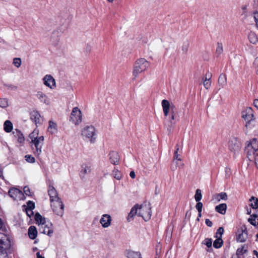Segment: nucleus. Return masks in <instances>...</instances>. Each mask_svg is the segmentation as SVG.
Listing matches in <instances>:
<instances>
[{
  "mask_svg": "<svg viewBox=\"0 0 258 258\" xmlns=\"http://www.w3.org/2000/svg\"><path fill=\"white\" fill-rule=\"evenodd\" d=\"M12 237L9 227L1 220V258H9L13 251Z\"/></svg>",
  "mask_w": 258,
  "mask_h": 258,
  "instance_id": "f257e3e1",
  "label": "nucleus"
},
{
  "mask_svg": "<svg viewBox=\"0 0 258 258\" xmlns=\"http://www.w3.org/2000/svg\"><path fill=\"white\" fill-rule=\"evenodd\" d=\"M48 194L50 197V201L51 203L55 201V204L58 206H60L61 208L59 209H54V210L57 212L58 215H62L63 214L64 205L61 199L58 197V194L55 188L51 184H49L48 188Z\"/></svg>",
  "mask_w": 258,
  "mask_h": 258,
  "instance_id": "f03ea898",
  "label": "nucleus"
},
{
  "mask_svg": "<svg viewBox=\"0 0 258 258\" xmlns=\"http://www.w3.org/2000/svg\"><path fill=\"white\" fill-rule=\"evenodd\" d=\"M150 66V62L144 58L136 60L134 64L133 71L134 79H136L142 72L146 71Z\"/></svg>",
  "mask_w": 258,
  "mask_h": 258,
  "instance_id": "7ed1b4c3",
  "label": "nucleus"
},
{
  "mask_svg": "<svg viewBox=\"0 0 258 258\" xmlns=\"http://www.w3.org/2000/svg\"><path fill=\"white\" fill-rule=\"evenodd\" d=\"M82 136L88 140L91 143H94L96 139L95 128L92 126H87L82 131Z\"/></svg>",
  "mask_w": 258,
  "mask_h": 258,
  "instance_id": "20e7f679",
  "label": "nucleus"
},
{
  "mask_svg": "<svg viewBox=\"0 0 258 258\" xmlns=\"http://www.w3.org/2000/svg\"><path fill=\"white\" fill-rule=\"evenodd\" d=\"M139 216L142 217L143 219L147 221L150 219L152 216L151 207L150 204L144 203L138 207Z\"/></svg>",
  "mask_w": 258,
  "mask_h": 258,
  "instance_id": "39448f33",
  "label": "nucleus"
},
{
  "mask_svg": "<svg viewBox=\"0 0 258 258\" xmlns=\"http://www.w3.org/2000/svg\"><path fill=\"white\" fill-rule=\"evenodd\" d=\"M44 137L43 136H39V138L32 140L30 143L32 148L33 150V153L35 156H39L42 152V148L44 144Z\"/></svg>",
  "mask_w": 258,
  "mask_h": 258,
  "instance_id": "423d86ee",
  "label": "nucleus"
},
{
  "mask_svg": "<svg viewBox=\"0 0 258 258\" xmlns=\"http://www.w3.org/2000/svg\"><path fill=\"white\" fill-rule=\"evenodd\" d=\"M70 121L75 124H79L82 121V114L80 110L74 107L70 115Z\"/></svg>",
  "mask_w": 258,
  "mask_h": 258,
  "instance_id": "0eeeda50",
  "label": "nucleus"
},
{
  "mask_svg": "<svg viewBox=\"0 0 258 258\" xmlns=\"http://www.w3.org/2000/svg\"><path fill=\"white\" fill-rule=\"evenodd\" d=\"M9 196L14 200L21 201L25 198L23 192L17 188H12L9 191Z\"/></svg>",
  "mask_w": 258,
  "mask_h": 258,
  "instance_id": "6e6552de",
  "label": "nucleus"
},
{
  "mask_svg": "<svg viewBox=\"0 0 258 258\" xmlns=\"http://www.w3.org/2000/svg\"><path fill=\"white\" fill-rule=\"evenodd\" d=\"M228 147L229 150L234 153L238 152L241 147L240 142L236 138H231L228 143Z\"/></svg>",
  "mask_w": 258,
  "mask_h": 258,
  "instance_id": "1a4fd4ad",
  "label": "nucleus"
},
{
  "mask_svg": "<svg viewBox=\"0 0 258 258\" xmlns=\"http://www.w3.org/2000/svg\"><path fill=\"white\" fill-rule=\"evenodd\" d=\"M247 157L249 161H253L254 157L258 152V148H256L253 146L248 144L245 149Z\"/></svg>",
  "mask_w": 258,
  "mask_h": 258,
  "instance_id": "9d476101",
  "label": "nucleus"
},
{
  "mask_svg": "<svg viewBox=\"0 0 258 258\" xmlns=\"http://www.w3.org/2000/svg\"><path fill=\"white\" fill-rule=\"evenodd\" d=\"M162 106L164 115L167 117L169 112L172 111V108L173 107V110L175 109V106L172 104H170L167 100L164 99L162 101Z\"/></svg>",
  "mask_w": 258,
  "mask_h": 258,
  "instance_id": "9b49d317",
  "label": "nucleus"
},
{
  "mask_svg": "<svg viewBox=\"0 0 258 258\" xmlns=\"http://www.w3.org/2000/svg\"><path fill=\"white\" fill-rule=\"evenodd\" d=\"M44 84L50 88L54 89L56 87L55 81L53 77L50 75H46L43 79Z\"/></svg>",
  "mask_w": 258,
  "mask_h": 258,
  "instance_id": "f8f14e48",
  "label": "nucleus"
},
{
  "mask_svg": "<svg viewBox=\"0 0 258 258\" xmlns=\"http://www.w3.org/2000/svg\"><path fill=\"white\" fill-rule=\"evenodd\" d=\"M30 119L36 126L40 125L43 121L40 113L37 110H33L31 112Z\"/></svg>",
  "mask_w": 258,
  "mask_h": 258,
  "instance_id": "ddd939ff",
  "label": "nucleus"
},
{
  "mask_svg": "<svg viewBox=\"0 0 258 258\" xmlns=\"http://www.w3.org/2000/svg\"><path fill=\"white\" fill-rule=\"evenodd\" d=\"M40 229H43V230L41 231L42 233L46 234L49 236L52 235L53 232L52 229V224L51 223L49 222L46 223V222H45V223L42 224L41 225Z\"/></svg>",
  "mask_w": 258,
  "mask_h": 258,
  "instance_id": "4468645a",
  "label": "nucleus"
},
{
  "mask_svg": "<svg viewBox=\"0 0 258 258\" xmlns=\"http://www.w3.org/2000/svg\"><path fill=\"white\" fill-rule=\"evenodd\" d=\"M242 117L246 121L249 122L253 118V110L251 107H247L242 112Z\"/></svg>",
  "mask_w": 258,
  "mask_h": 258,
  "instance_id": "2eb2a0df",
  "label": "nucleus"
},
{
  "mask_svg": "<svg viewBox=\"0 0 258 258\" xmlns=\"http://www.w3.org/2000/svg\"><path fill=\"white\" fill-rule=\"evenodd\" d=\"M13 135L15 139L17 140V142L21 145L24 144L25 139L21 131L18 129H15L13 131Z\"/></svg>",
  "mask_w": 258,
  "mask_h": 258,
  "instance_id": "dca6fc26",
  "label": "nucleus"
},
{
  "mask_svg": "<svg viewBox=\"0 0 258 258\" xmlns=\"http://www.w3.org/2000/svg\"><path fill=\"white\" fill-rule=\"evenodd\" d=\"M111 220L110 215L103 214L100 220V223L103 228H107L110 225Z\"/></svg>",
  "mask_w": 258,
  "mask_h": 258,
  "instance_id": "f3484780",
  "label": "nucleus"
},
{
  "mask_svg": "<svg viewBox=\"0 0 258 258\" xmlns=\"http://www.w3.org/2000/svg\"><path fill=\"white\" fill-rule=\"evenodd\" d=\"M247 238V232L246 229L238 230L237 233L236 240L237 242H244Z\"/></svg>",
  "mask_w": 258,
  "mask_h": 258,
  "instance_id": "a211bd4d",
  "label": "nucleus"
},
{
  "mask_svg": "<svg viewBox=\"0 0 258 258\" xmlns=\"http://www.w3.org/2000/svg\"><path fill=\"white\" fill-rule=\"evenodd\" d=\"M109 160L110 162L114 164L117 165L119 161V156L116 152L111 151L110 152L109 154Z\"/></svg>",
  "mask_w": 258,
  "mask_h": 258,
  "instance_id": "6ab92c4d",
  "label": "nucleus"
},
{
  "mask_svg": "<svg viewBox=\"0 0 258 258\" xmlns=\"http://www.w3.org/2000/svg\"><path fill=\"white\" fill-rule=\"evenodd\" d=\"M28 235L30 239H34L37 235V230L34 226H31L28 229Z\"/></svg>",
  "mask_w": 258,
  "mask_h": 258,
  "instance_id": "aec40b11",
  "label": "nucleus"
},
{
  "mask_svg": "<svg viewBox=\"0 0 258 258\" xmlns=\"http://www.w3.org/2000/svg\"><path fill=\"white\" fill-rule=\"evenodd\" d=\"M13 125L12 122L9 120H7L4 123V130L7 133L12 132Z\"/></svg>",
  "mask_w": 258,
  "mask_h": 258,
  "instance_id": "412c9836",
  "label": "nucleus"
},
{
  "mask_svg": "<svg viewBox=\"0 0 258 258\" xmlns=\"http://www.w3.org/2000/svg\"><path fill=\"white\" fill-rule=\"evenodd\" d=\"M212 75L210 73L207 72L206 74V77L203 82V85L206 89H208L211 86V78Z\"/></svg>",
  "mask_w": 258,
  "mask_h": 258,
  "instance_id": "4be33fe9",
  "label": "nucleus"
},
{
  "mask_svg": "<svg viewBox=\"0 0 258 258\" xmlns=\"http://www.w3.org/2000/svg\"><path fill=\"white\" fill-rule=\"evenodd\" d=\"M47 131L51 134L56 133L57 131L56 124L53 121L50 120L49 121V126Z\"/></svg>",
  "mask_w": 258,
  "mask_h": 258,
  "instance_id": "5701e85b",
  "label": "nucleus"
},
{
  "mask_svg": "<svg viewBox=\"0 0 258 258\" xmlns=\"http://www.w3.org/2000/svg\"><path fill=\"white\" fill-rule=\"evenodd\" d=\"M226 209L227 205L226 204H221L216 206L215 207V211L222 215L225 214Z\"/></svg>",
  "mask_w": 258,
  "mask_h": 258,
  "instance_id": "b1692460",
  "label": "nucleus"
},
{
  "mask_svg": "<svg viewBox=\"0 0 258 258\" xmlns=\"http://www.w3.org/2000/svg\"><path fill=\"white\" fill-rule=\"evenodd\" d=\"M138 207H139V205L138 204H136L132 208V209L128 215V218H127L128 221L130 222L132 220H133L134 216L137 214L138 210Z\"/></svg>",
  "mask_w": 258,
  "mask_h": 258,
  "instance_id": "393cba45",
  "label": "nucleus"
},
{
  "mask_svg": "<svg viewBox=\"0 0 258 258\" xmlns=\"http://www.w3.org/2000/svg\"><path fill=\"white\" fill-rule=\"evenodd\" d=\"M126 256L127 258H142L140 252L132 250L126 252Z\"/></svg>",
  "mask_w": 258,
  "mask_h": 258,
  "instance_id": "a878e982",
  "label": "nucleus"
},
{
  "mask_svg": "<svg viewBox=\"0 0 258 258\" xmlns=\"http://www.w3.org/2000/svg\"><path fill=\"white\" fill-rule=\"evenodd\" d=\"M218 84L222 88L227 84L226 76L224 74H221L218 78Z\"/></svg>",
  "mask_w": 258,
  "mask_h": 258,
  "instance_id": "bb28decb",
  "label": "nucleus"
},
{
  "mask_svg": "<svg viewBox=\"0 0 258 258\" xmlns=\"http://www.w3.org/2000/svg\"><path fill=\"white\" fill-rule=\"evenodd\" d=\"M37 97L41 102L48 104V100L47 97L42 92H38L37 94Z\"/></svg>",
  "mask_w": 258,
  "mask_h": 258,
  "instance_id": "cd10ccee",
  "label": "nucleus"
},
{
  "mask_svg": "<svg viewBox=\"0 0 258 258\" xmlns=\"http://www.w3.org/2000/svg\"><path fill=\"white\" fill-rule=\"evenodd\" d=\"M35 220L37 223L41 225L46 222L45 218L43 217L39 213H36Z\"/></svg>",
  "mask_w": 258,
  "mask_h": 258,
  "instance_id": "c85d7f7f",
  "label": "nucleus"
},
{
  "mask_svg": "<svg viewBox=\"0 0 258 258\" xmlns=\"http://www.w3.org/2000/svg\"><path fill=\"white\" fill-rule=\"evenodd\" d=\"M250 202V206L253 209H256L258 208V199L254 197H252L249 199Z\"/></svg>",
  "mask_w": 258,
  "mask_h": 258,
  "instance_id": "c756f323",
  "label": "nucleus"
},
{
  "mask_svg": "<svg viewBox=\"0 0 258 258\" xmlns=\"http://www.w3.org/2000/svg\"><path fill=\"white\" fill-rule=\"evenodd\" d=\"M223 240L220 237L217 238V239L214 240L213 242V246L215 248H220L222 245H223Z\"/></svg>",
  "mask_w": 258,
  "mask_h": 258,
  "instance_id": "7c9ffc66",
  "label": "nucleus"
},
{
  "mask_svg": "<svg viewBox=\"0 0 258 258\" xmlns=\"http://www.w3.org/2000/svg\"><path fill=\"white\" fill-rule=\"evenodd\" d=\"M248 221L251 225L256 226L258 225V217L257 216L253 215L248 219Z\"/></svg>",
  "mask_w": 258,
  "mask_h": 258,
  "instance_id": "2f4dec72",
  "label": "nucleus"
},
{
  "mask_svg": "<svg viewBox=\"0 0 258 258\" xmlns=\"http://www.w3.org/2000/svg\"><path fill=\"white\" fill-rule=\"evenodd\" d=\"M248 39L250 43L255 44L257 42V38L254 33H251L248 35Z\"/></svg>",
  "mask_w": 258,
  "mask_h": 258,
  "instance_id": "473e14b6",
  "label": "nucleus"
},
{
  "mask_svg": "<svg viewBox=\"0 0 258 258\" xmlns=\"http://www.w3.org/2000/svg\"><path fill=\"white\" fill-rule=\"evenodd\" d=\"M216 199L218 201L221 200H226L227 199V195L226 192H221L216 195Z\"/></svg>",
  "mask_w": 258,
  "mask_h": 258,
  "instance_id": "72a5a7b5",
  "label": "nucleus"
},
{
  "mask_svg": "<svg viewBox=\"0 0 258 258\" xmlns=\"http://www.w3.org/2000/svg\"><path fill=\"white\" fill-rule=\"evenodd\" d=\"M112 175L114 178L117 180H120L122 178L121 173L116 169L112 171Z\"/></svg>",
  "mask_w": 258,
  "mask_h": 258,
  "instance_id": "f704fd0d",
  "label": "nucleus"
},
{
  "mask_svg": "<svg viewBox=\"0 0 258 258\" xmlns=\"http://www.w3.org/2000/svg\"><path fill=\"white\" fill-rule=\"evenodd\" d=\"M175 110H173V107L172 108V111L170 112V114H169V118L170 119V125L171 126L174 123L173 120L175 119Z\"/></svg>",
  "mask_w": 258,
  "mask_h": 258,
  "instance_id": "c9c22d12",
  "label": "nucleus"
},
{
  "mask_svg": "<svg viewBox=\"0 0 258 258\" xmlns=\"http://www.w3.org/2000/svg\"><path fill=\"white\" fill-rule=\"evenodd\" d=\"M223 52V47L222 43L218 42L216 50V53L217 55L221 54Z\"/></svg>",
  "mask_w": 258,
  "mask_h": 258,
  "instance_id": "e433bc0d",
  "label": "nucleus"
},
{
  "mask_svg": "<svg viewBox=\"0 0 258 258\" xmlns=\"http://www.w3.org/2000/svg\"><path fill=\"white\" fill-rule=\"evenodd\" d=\"M246 247L245 245L242 246L241 247L238 248L236 250V254L237 255H242L246 253L247 251Z\"/></svg>",
  "mask_w": 258,
  "mask_h": 258,
  "instance_id": "4c0bfd02",
  "label": "nucleus"
},
{
  "mask_svg": "<svg viewBox=\"0 0 258 258\" xmlns=\"http://www.w3.org/2000/svg\"><path fill=\"white\" fill-rule=\"evenodd\" d=\"M38 130L35 129L33 131V132L29 134V137L31 139V141H32V140L36 139L39 137V136H38Z\"/></svg>",
  "mask_w": 258,
  "mask_h": 258,
  "instance_id": "58836bf2",
  "label": "nucleus"
},
{
  "mask_svg": "<svg viewBox=\"0 0 258 258\" xmlns=\"http://www.w3.org/2000/svg\"><path fill=\"white\" fill-rule=\"evenodd\" d=\"M202 198V191L200 189H197L195 195V199L196 202H199Z\"/></svg>",
  "mask_w": 258,
  "mask_h": 258,
  "instance_id": "ea45409f",
  "label": "nucleus"
},
{
  "mask_svg": "<svg viewBox=\"0 0 258 258\" xmlns=\"http://www.w3.org/2000/svg\"><path fill=\"white\" fill-rule=\"evenodd\" d=\"M27 207L25 209L28 210L29 212H32V210L35 208V204L33 201H29L27 203Z\"/></svg>",
  "mask_w": 258,
  "mask_h": 258,
  "instance_id": "a19ab883",
  "label": "nucleus"
},
{
  "mask_svg": "<svg viewBox=\"0 0 258 258\" xmlns=\"http://www.w3.org/2000/svg\"><path fill=\"white\" fill-rule=\"evenodd\" d=\"M22 63L21 59L19 57H15L13 59V64L17 68H19Z\"/></svg>",
  "mask_w": 258,
  "mask_h": 258,
  "instance_id": "79ce46f5",
  "label": "nucleus"
},
{
  "mask_svg": "<svg viewBox=\"0 0 258 258\" xmlns=\"http://www.w3.org/2000/svg\"><path fill=\"white\" fill-rule=\"evenodd\" d=\"M82 171H81V172L82 173H83L84 174H87L88 173H89L91 171L90 167L88 166V165H87L86 164H83L82 166Z\"/></svg>",
  "mask_w": 258,
  "mask_h": 258,
  "instance_id": "37998d69",
  "label": "nucleus"
},
{
  "mask_svg": "<svg viewBox=\"0 0 258 258\" xmlns=\"http://www.w3.org/2000/svg\"><path fill=\"white\" fill-rule=\"evenodd\" d=\"M51 207L52 209V210L58 216H62V215H63L62 214V215H58L57 213V212L56 211L54 210V209H59V208H61V206H58V205H57L56 204H55V201L52 202V203H51Z\"/></svg>",
  "mask_w": 258,
  "mask_h": 258,
  "instance_id": "c03bdc74",
  "label": "nucleus"
},
{
  "mask_svg": "<svg viewBox=\"0 0 258 258\" xmlns=\"http://www.w3.org/2000/svg\"><path fill=\"white\" fill-rule=\"evenodd\" d=\"M224 228L223 227H219L217 230L215 237L216 238L220 237L221 238H222V236L224 233Z\"/></svg>",
  "mask_w": 258,
  "mask_h": 258,
  "instance_id": "a18cd8bd",
  "label": "nucleus"
},
{
  "mask_svg": "<svg viewBox=\"0 0 258 258\" xmlns=\"http://www.w3.org/2000/svg\"><path fill=\"white\" fill-rule=\"evenodd\" d=\"M175 151L174 153V156H173V158L174 160H179V161H181V159L179 158V154H178V151L179 150V147H178V145L177 144L175 146Z\"/></svg>",
  "mask_w": 258,
  "mask_h": 258,
  "instance_id": "49530a36",
  "label": "nucleus"
},
{
  "mask_svg": "<svg viewBox=\"0 0 258 258\" xmlns=\"http://www.w3.org/2000/svg\"><path fill=\"white\" fill-rule=\"evenodd\" d=\"M25 160L29 163H33L35 161V159L34 157L31 155H27L25 156Z\"/></svg>",
  "mask_w": 258,
  "mask_h": 258,
  "instance_id": "de8ad7c7",
  "label": "nucleus"
},
{
  "mask_svg": "<svg viewBox=\"0 0 258 258\" xmlns=\"http://www.w3.org/2000/svg\"><path fill=\"white\" fill-rule=\"evenodd\" d=\"M9 105L8 100L7 98L1 99V107L6 108Z\"/></svg>",
  "mask_w": 258,
  "mask_h": 258,
  "instance_id": "09e8293b",
  "label": "nucleus"
},
{
  "mask_svg": "<svg viewBox=\"0 0 258 258\" xmlns=\"http://www.w3.org/2000/svg\"><path fill=\"white\" fill-rule=\"evenodd\" d=\"M204 243L208 247H211L212 244V238H206L204 240Z\"/></svg>",
  "mask_w": 258,
  "mask_h": 258,
  "instance_id": "8fccbe9b",
  "label": "nucleus"
},
{
  "mask_svg": "<svg viewBox=\"0 0 258 258\" xmlns=\"http://www.w3.org/2000/svg\"><path fill=\"white\" fill-rule=\"evenodd\" d=\"M197 202L198 203H197V204L196 205V208L198 212H202L203 206V204L201 202H200V201Z\"/></svg>",
  "mask_w": 258,
  "mask_h": 258,
  "instance_id": "3c124183",
  "label": "nucleus"
},
{
  "mask_svg": "<svg viewBox=\"0 0 258 258\" xmlns=\"http://www.w3.org/2000/svg\"><path fill=\"white\" fill-rule=\"evenodd\" d=\"M23 190H24V192L25 193V194L26 195L28 196H31L30 190L28 186H24V188H23Z\"/></svg>",
  "mask_w": 258,
  "mask_h": 258,
  "instance_id": "603ef678",
  "label": "nucleus"
},
{
  "mask_svg": "<svg viewBox=\"0 0 258 258\" xmlns=\"http://www.w3.org/2000/svg\"><path fill=\"white\" fill-rule=\"evenodd\" d=\"M4 85L8 90H16V89H17V87L15 86H14V85H13L12 84H5Z\"/></svg>",
  "mask_w": 258,
  "mask_h": 258,
  "instance_id": "864d4df0",
  "label": "nucleus"
},
{
  "mask_svg": "<svg viewBox=\"0 0 258 258\" xmlns=\"http://www.w3.org/2000/svg\"><path fill=\"white\" fill-rule=\"evenodd\" d=\"M188 46H189V44L188 43H184L183 44V45L182 46V50L183 52L186 53L187 51Z\"/></svg>",
  "mask_w": 258,
  "mask_h": 258,
  "instance_id": "5fc2aeb1",
  "label": "nucleus"
},
{
  "mask_svg": "<svg viewBox=\"0 0 258 258\" xmlns=\"http://www.w3.org/2000/svg\"><path fill=\"white\" fill-rule=\"evenodd\" d=\"M249 145H252L254 147L256 148H258V143H257L256 140L255 139H253L248 144Z\"/></svg>",
  "mask_w": 258,
  "mask_h": 258,
  "instance_id": "6e6d98bb",
  "label": "nucleus"
},
{
  "mask_svg": "<svg viewBox=\"0 0 258 258\" xmlns=\"http://www.w3.org/2000/svg\"><path fill=\"white\" fill-rule=\"evenodd\" d=\"M253 17L254 19V21L255 22V24L257 27H258V12H255L253 13Z\"/></svg>",
  "mask_w": 258,
  "mask_h": 258,
  "instance_id": "4d7b16f0",
  "label": "nucleus"
},
{
  "mask_svg": "<svg viewBox=\"0 0 258 258\" xmlns=\"http://www.w3.org/2000/svg\"><path fill=\"white\" fill-rule=\"evenodd\" d=\"M206 224L210 227H211L213 225V223L209 219H206L205 220Z\"/></svg>",
  "mask_w": 258,
  "mask_h": 258,
  "instance_id": "13d9d810",
  "label": "nucleus"
},
{
  "mask_svg": "<svg viewBox=\"0 0 258 258\" xmlns=\"http://www.w3.org/2000/svg\"><path fill=\"white\" fill-rule=\"evenodd\" d=\"M253 160H254L255 166L258 169V152L257 153H256V155L254 157Z\"/></svg>",
  "mask_w": 258,
  "mask_h": 258,
  "instance_id": "bf43d9fd",
  "label": "nucleus"
},
{
  "mask_svg": "<svg viewBox=\"0 0 258 258\" xmlns=\"http://www.w3.org/2000/svg\"><path fill=\"white\" fill-rule=\"evenodd\" d=\"M130 176L132 178H133V179L135 178L136 177V174H135V172L134 171H131L130 173Z\"/></svg>",
  "mask_w": 258,
  "mask_h": 258,
  "instance_id": "052dcab7",
  "label": "nucleus"
},
{
  "mask_svg": "<svg viewBox=\"0 0 258 258\" xmlns=\"http://www.w3.org/2000/svg\"><path fill=\"white\" fill-rule=\"evenodd\" d=\"M26 210V213H27V215L29 217H30L32 215H33V211L32 210V212L31 213V212H29L28 211V210L27 209H25Z\"/></svg>",
  "mask_w": 258,
  "mask_h": 258,
  "instance_id": "680f3d73",
  "label": "nucleus"
},
{
  "mask_svg": "<svg viewBox=\"0 0 258 258\" xmlns=\"http://www.w3.org/2000/svg\"><path fill=\"white\" fill-rule=\"evenodd\" d=\"M253 105L258 109V99H255L254 100Z\"/></svg>",
  "mask_w": 258,
  "mask_h": 258,
  "instance_id": "e2e57ef3",
  "label": "nucleus"
},
{
  "mask_svg": "<svg viewBox=\"0 0 258 258\" xmlns=\"http://www.w3.org/2000/svg\"><path fill=\"white\" fill-rule=\"evenodd\" d=\"M253 64L254 66H255L256 67H258V57H257L254 61V62H253Z\"/></svg>",
  "mask_w": 258,
  "mask_h": 258,
  "instance_id": "0e129e2a",
  "label": "nucleus"
},
{
  "mask_svg": "<svg viewBox=\"0 0 258 258\" xmlns=\"http://www.w3.org/2000/svg\"><path fill=\"white\" fill-rule=\"evenodd\" d=\"M37 258H44V256H42L40 253V252H37L36 253Z\"/></svg>",
  "mask_w": 258,
  "mask_h": 258,
  "instance_id": "69168bd1",
  "label": "nucleus"
},
{
  "mask_svg": "<svg viewBox=\"0 0 258 258\" xmlns=\"http://www.w3.org/2000/svg\"><path fill=\"white\" fill-rule=\"evenodd\" d=\"M253 252V254L256 256V257L258 258V252L256 250H254Z\"/></svg>",
  "mask_w": 258,
  "mask_h": 258,
  "instance_id": "338daca9",
  "label": "nucleus"
},
{
  "mask_svg": "<svg viewBox=\"0 0 258 258\" xmlns=\"http://www.w3.org/2000/svg\"><path fill=\"white\" fill-rule=\"evenodd\" d=\"M202 212H198V217H201L202 216Z\"/></svg>",
  "mask_w": 258,
  "mask_h": 258,
  "instance_id": "774afa93",
  "label": "nucleus"
}]
</instances>
